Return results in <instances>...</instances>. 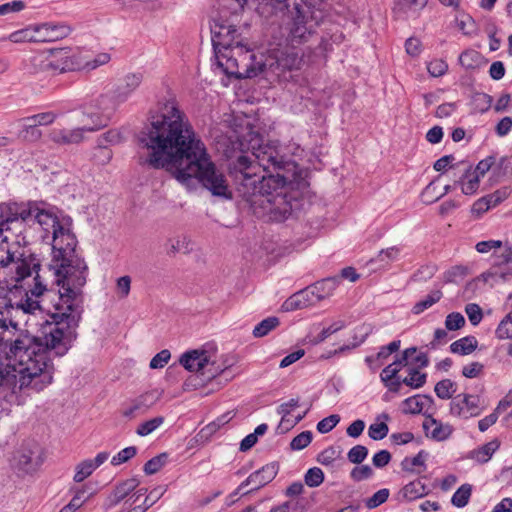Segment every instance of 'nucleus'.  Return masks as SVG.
I'll list each match as a JSON object with an SVG mask.
<instances>
[{"instance_id": "f257e3e1", "label": "nucleus", "mask_w": 512, "mask_h": 512, "mask_svg": "<svg viewBox=\"0 0 512 512\" xmlns=\"http://www.w3.org/2000/svg\"><path fill=\"white\" fill-rule=\"evenodd\" d=\"M138 139L150 151L140 164L166 169L188 188L198 182L213 196L232 198L225 175L216 168L175 99L158 102Z\"/></svg>"}, {"instance_id": "f03ea898", "label": "nucleus", "mask_w": 512, "mask_h": 512, "mask_svg": "<svg viewBox=\"0 0 512 512\" xmlns=\"http://www.w3.org/2000/svg\"><path fill=\"white\" fill-rule=\"evenodd\" d=\"M293 163L286 161L274 143L254 147L229 163V175L243 208L258 218L282 222L292 214L297 200L289 196L287 178L278 173Z\"/></svg>"}, {"instance_id": "7ed1b4c3", "label": "nucleus", "mask_w": 512, "mask_h": 512, "mask_svg": "<svg viewBox=\"0 0 512 512\" xmlns=\"http://www.w3.org/2000/svg\"><path fill=\"white\" fill-rule=\"evenodd\" d=\"M78 325L53 319L39 336L19 335L10 344L12 364L0 365V386L20 391L41 392L53 382L54 359L63 357L77 337Z\"/></svg>"}, {"instance_id": "20e7f679", "label": "nucleus", "mask_w": 512, "mask_h": 512, "mask_svg": "<svg viewBox=\"0 0 512 512\" xmlns=\"http://www.w3.org/2000/svg\"><path fill=\"white\" fill-rule=\"evenodd\" d=\"M34 220L45 231L52 229V259L49 270L54 272L55 282L60 289L51 318L66 319L72 325H79L88 266L76 251L78 241L71 229L72 219L67 217L59 220L52 208L45 202H39Z\"/></svg>"}, {"instance_id": "39448f33", "label": "nucleus", "mask_w": 512, "mask_h": 512, "mask_svg": "<svg viewBox=\"0 0 512 512\" xmlns=\"http://www.w3.org/2000/svg\"><path fill=\"white\" fill-rule=\"evenodd\" d=\"M289 0H221L218 16L211 24V40L217 66L230 77L241 79L258 76L256 57L251 52L249 29L240 24L245 5L254 6L260 17L289 15Z\"/></svg>"}, {"instance_id": "423d86ee", "label": "nucleus", "mask_w": 512, "mask_h": 512, "mask_svg": "<svg viewBox=\"0 0 512 512\" xmlns=\"http://www.w3.org/2000/svg\"><path fill=\"white\" fill-rule=\"evenodd\" d=\"M289 15H272L267 21L281 22V34L285 45L278 44L266 56L256 62L258 75L280 78L286 71L297 70L302 64V55L298 46L306 43L315 33L316 27L324 18L321 0H289Z\"/></svg>"}, {"instance_id": "0eeeda50", "label": "nucleus", "mask_w": 512, "mask_h": 512, "mask_svg": "<svg viewBox=\"0 0 512 512\" xmlns=\"http://www.w3.org/2000/svg\"><path fill=\"white\" fill-rule=\"evenodd\" d=\"M482 261L490 265L489 269L482 273V282L489 283L491 287L512 277V248H506L500 254H491L487 258H482Z\"/></svg>"}, {"instance_id": "6e6552de", "label": "nucleus", "mask_w": 512, "mask_h": 512, "mask_svg": "<svg viewBox=\"0 0 512 512\" xmlns=\"http://www.w3.org/2000/svg\"><path fill=\"white\" fill-rule=\"evenodd\" d=\"M120 104H122V101H119L116 98V94L113 90L100 95L93 105L94 110L88 112V115L93 120V126L87 128L89 132L96 131L107 126L112 115Z\"/></svg>"}, {"instance_id": "1a4fd4ad", "label": "nucleus", "mask_w": 512, "mask_h": 512, "mask_svg": "<svg viewBox=\"0 0 512 512\" xmlns=\"http://www.w3.org/2000/svg\"><path fill=\"white\" fill-rule=\"evenodd\" d=\"M163 391L154 389L146 391L131 399L122 409V416L133 419L146 414L162 397Z\"/></svg>"}, {"instance_id": "9d476101", "label": "nucleus", "mask_w": 512, "mask_h": 512, "mask_svg": "<svg viewBox=\"0 0 512 512\" xmlns=\"http://www.w3.org/2000/svg\"><path fill=\"white\" fill-rule=\"evenodd\" d=\"M278 471L279 465L277 462H271L269 464H266L261 469L250 474L248 478L245 481H243L238 486V488L231 494V497L237 496L246 486L250 484H253L254 487L251 490L244 492V495L264 487L276 477Z\"/></svg>"}, {"instance_id": "9b49d317", "label": "nucleus", "mask_w": 512, "mask_h": 512, "mask_svg": "<svg viewBox=\"0 0 512 512\" xmlns=\"http://www.w3.org/2000/svg\"><path fill=\"white\" fill-rule=\"evenodd\" d=\"M480 398L471 393H461L456 395L450 403V412L452 415L465 419L476 417L480 414Z\"/></svg>"}, {"instance_id": "f8f14e48", "label": "nucleus", "mask_w": 512, "mask_h": 512, "mask_svg": "<svg viewBox=\"0 0 512 512\" xmlns=\"http://www.w3.org/2000/svg\"><path fill=\"white\" fill-rule=\"evenodd\" d=\"M35 28L36 42H54L66 38L72 32L69 25L65 23H43Z\"/></svg>"}, {"instance_id": "ddd939ff", "label": "nucleus", "mask_w": 512, "mask_h": 512, "mask_svg": "<svg viewBox=\"0 0 512 512\" xmlns=\"http://www.w3.org/2000/svg\"><path fill=\"white\" fill-rule=\"evenodd\" d=\"M39 202L13 203L0 205V217L4 216V212H8L18 223L21 221H29L35 219Z\"/></svg>"}, {"instance_id": "4468645a", "label": "nucleus", "mask_w": 512, "mask_h": 512, "mask_svg": "<svg viewBox=\"0 0 512 512\" xmlns=\"http://www.w3.org/2000/svg\"><path fill=\"white\" fill-rule=\"evenodd\" d=\"M143 81V74L140 72L126 74L114 87L116 98L122 103L126 102Z\"/></svg>"}, {"instance_id": "2eb2a0df", "label": "nucleus", "mask_w": 512, "mask_h": 512, "mask_svg": "<svg viewBox=\"0 0 512 512\" xmlns=\"http://www.w3.org/2000/svg\"><path fill=\"white\" fill-rule=\"evenodd\" d=\"M90 126L75 129H53L49 133V139L58 145L78 144L84 139V132L89 131Z\"/></svg>"}, {"instance_id": "dca6fc26", "label": "nucleus", "mask_w": 512, "mask_h": 512, "mask_svg": "<svg viewBox=\"0 0 512 512\" xmlns=\"http://www.w3.org/2000/svg\"><path fill=\"white\" fill-rule=\"evenodd\" d=\"M69 49H60L52 52V59L47 60L45 64L46 69L64 73L67 71H73L76 69V62L73 57L69 55Z\"/></svg>"}, {"instance_id": "f3484780", "label": "nucleus", "mask_w": 512, "mask_h": 512, "mask_svg": "<svg viewBox=\"0 0 512 512\" xmlns=\"http://www.w3.org/2000/svg\"><path fill=\"white\" fill-rule=\"evenodd\" d=\"M180 364L188 371H196L205 375L204 370L209 365V358L206 351L192 350L180 357Z\"/></svg>"}, {"instance_id": "a211bd4d", "label": "nucleus", "mask_w": 512, "mask_h": 512, "mask_svg": "<svg viewBox=\"0 0 512 512\" xmlns=\"http://www.w3.org/2000/svg\"><path fill=\"white\" fill-rule=\"evenodd\" d=\"M455 183L465 195L475 194L480 186V162L474 168L468 166Z\"/></svg>"}, {"instance_id": "6ab92c4d", "label": "nucleus", "mask_w": 512, "mask_h": 512, "mask_svg": "<svg viewBox=\"0 0 512 512\" xmlns=\"http://www.w3.org/2000/svg\"><path fill=\"white\" fill-rule=\"evenodd\" d=\"M316 301L311 292L310 287L300 290L290 296L282 304V309L286 312L303 309L312 305H315Z\"/></svg>"}, {"instance_id": "aec40b11", "label": "nucleus", "mask_w": 512, "mask_h": 512, "mask_svg": "<svg viewBox=\"0 0 512 512\" xmlns=\"http://www.w3.org/2000/svg\"><path fill=\"white\" fill-rule=\"evenodd\" d=\"M428 3V0H395L393 13L397 18H408L417 14Z\"/></svg>"}, {"instance_id": "412c9836", "label": "nucleus", "mask_w": 512, "mask_h": 512, "mask_svg": "<svg viewBox=\"0 0 512 512\" xmlns=\"http://www.w3.org/2000/svg\"><path fill=\"white\" fill-rule=\"evenodd\" d=\"M340 283L339 277H329L317 281L313 285L309 286L311 292H313L314 299L317 302L330 297L338 284Z\"/></svg>"}, {"instance_id": "4be33fe9", "label": "nucleus", "mask_w": 512, "mask_h": 512, "mask_svg": "<svg viewBox=\"0 0 512 512\" xmlns=\"http://www.w3.org/2000/svg\"><path fill=\"white\" fill-rule=\"evenodd\" d=\"M423 429L426 435L437 441L446 440L452 433L450 425H443L431 416H428L423 422Z\"/></svg>"}, {"instance_id": "5701e85b", "label": "nucleus", "mask_w": 512, "mask_h": 512, "mask_svg": "<svg viewBox=\"0 0 512 512\" xmlns=\"http://www.w3.org/2000/svg\"><path fill=\"white\" fill-rule=\"evenodd\" d=\"M416 351V347H410L405 349L400 357H397L393 363L389 364L382 370L380 377L390 379L398 376V372L400 371V369L408 364L409 357L416 353Z\"/></svg>"}, {"instance_id": "b1692460", "label": "nucleus", "mask_w": 512, "mask_h": 512, "mask_svg": "<svg viewBox=\"0 0 512 512\" xmlns=\"http://www.w3.org/2000/svg\"><path fill=\"white\" fill-rule=\"evenodd\" d=\"M434 403L430 395H416L403 401V411L409 414H419L424 408L431 407Z\"/></svg>"}, {"instance_id": "393cba45", "label": "nucleus", "mask_w": 512, "mask_h": 512, "mask_svg": "<svg viewBox=\"0 0 512 512\" xmlns=\"http://www.w3.org/2000/svg\"><path fill=\"white\" fill-rule=\"evenodd\" d=\"M478 348V340L475 336H466L454 341L450 345V351L458 355H469Z\"/></svg>"}, {"instance_id": "a878e982", "label": "nucleus", "mask_w": 512, "mask_h": 512, "mask_svg": "<svg viewBox=\"0 0 512 512\" xmlns=\"http://www.w3.org/2000/svg\"><path fill=\"white\" fill-rule=\"evenodd\" d=\"M138 485L139 481L136 478L127 479L117 485L113 493L109 496L111 505H117L120 503Z\"/></svg>"}, {"instance_id": "bb28decb", "label": "nucleus", "mask_w": 512, "mask_h": 512, "mask_svg": "<svg viewBox=\"0 0 512 512\" xmlns=\"http://www.w3.org/2000/svg\"><path fill=\"white\" fill-rule=\"evenodd\" d=\"M510 193L511 190L509 187H502L492 194L482 197V205H485V209L482 208V213L499 205L509 197Z\"/></svg>"}, {"instance_id": "cd10ccee", "label": "nucleus", "mask_w": 512, "mask_h": 512, "mask_svg": "<svg viewBox=\"0 0 512 512\" xmlns=\"http://www.w3.org/2000/svg\"><path fill=\"white\" fill-rule=\"evenodd\" d=\"M280 324V320L278 317L271 316L264 320H262L260 323H258L255 328L253 329V336L255 338H262L266 335H268L272 330L277 328Z\"/></svg>"}, {"instance_id": "c85d7f7f", "label": "nucleus", "mask_w": 512, "mask_h": 512, "mask_svg": "<svg viewBox=\"0 0 512 512\" xmlns=\"http://www.w3.org/2000/svg\"><path fill=\"white\" fill-rule=\"evenodd\" d=\"M235 416L233 411H228L221 416H219L216 420L206 425L202 430L201 434L205 437L211 436L216 433L222 426L229 423L230 420Z\"/></svg>"}, {"instance_id": "c756f323", "label": "nucleus", "mask_w": 512, "mask_h": 512, "mask_svg": "<svg viewBox=\"0 0 512 512\" xmlns=\"http://www.w3.org/2000/svg\"><path fill=\"white\" fill-rule=\"evenodd\" d=\"M402 493L406 499L414 500L426 495L427 489L420 480H414L403 487Z\"/></svg>"}, {"instance_id": "7c9ffc66", "label": "nucleus", "mask_w": 512, "mask_h": 512, "mask_svg": "<svg viewBox=\"0 0 512 512\" xmlns=\"http://www.w3.org/2000/svg\"><path fill=\"white\" fill-rule=\"evenodd\" d=\"M427 374L421 373L417 368H409L408 375L402 379L403 384L413 388L419 389L426 383Z\"/></svg>"}, {"instance_id": "2f4dec72", "label": "nucleus", "mask_w": 512, "mask_h": 512, "mask_svg": "<svg viewBox=\"0 0 512 512\" xmlns=\"http://www.w3.org/2000/svg\"><path fill=\"white\" fill-rule=\"evenodd\" d=\"M33 452L23 451L19 453L17 458V466L20 470H22L25 473H31L37 469L39 466V462L34 460L33 458Z\"/></svg>"}, {"instance_id": "473e14b6", "label": "nucleus", "mask_w": 512, "mask_h": 512, "mask_svg": "<svg viewBox=\"0 0 512 512\" xmlns=\"http://www.w3.org/2000/svg\"><path fill=\"white\" fill-rule=\"evenodd\" d=\"M459 61L467 70H477L480 67V54L476 50L469 49L460 55Z\"/></svg>"}, {"instance_id": "72a5a7b5", "label": "nucleus", "mask_w": 512, "mask_h": 512, "mask_svg": "<svg viewBox=\"0 0 512 512\" xmlns=\"http://www.w3.org/2000/svg\"><path fill=\"white\" fill-rule=\"evenodd\" d=\"M442 297V292L440 290L432 291L428 294L423 300L415 303L412 308V312L416 315L421 314L426 309L430 308L432 305L437 303Z\"/></svg>"}, {"instance_id": "f704fd0d", "label": "nucleus", "mask_w": 512, "mask_h": 512, "mask_svg": "<svg viewBox=\"0 0 512 512\" xmlns=\"http://www.w3.org/2000/svg\"><path fill=\"white\" fill-rule=\"evenodd\" d=\"M434 391L440 399H450L456 392V383L451 379H443L436 383Z\"/></svg>"}, {"instance_id": "c9c22d12", "label": "nucleus", "mask_w": 512, "mask_h": 512, "mask_svg": "<svg viewBox=\"0 0 512 512\" xmlns=\"http://www.w3.org/2000/svg\"><path fill=\"white\" fill-rule=\"evenodd\" d=\"M164 420L165 419L163 416H157L147 421H144L138 425L136 429V434L141 437L147 436L154 432L157 428H159L164 423Z\"/></svg>"}, {"instance_id": "e433bc0d", "label": "nucleus", "mask_w": 512, "mask_h": 512, "mask_svg": "<svg viewBox=\"0 0 512 512\" xmlns=\"http://www.w3.org/2000/svg\"><path fill=\"white\" fill-rule=\"evenodd\" d=\"M167 253H189L191 250L190 241L186 237H177L175 239H169L167 242Z\"/></svg>"}, {"instance_id": "4c0bfd02", "label": "nucleus", "mask_w": 512, "mask_h": 512, "mask_svg": "<svg viewBox=\"0 0 512 512\" xmlns=\"http://www.w3.org/2000/svg\"><path fill=\"white\" fill-rule=\"evenodd\" d=\"M168 460V454L167 453H161L150 460H148L143 470L146 475H153L160 471V469L167 463Z\"/></svg>"}, {"instance_id": "58836bf2", "label": "nucleus", "mask_w": 512, "mask_h": 512, "mask_svg": "<svg viewBox=\"0 0 512 512\" xmlns=\"http://www.w3.org/2000/svg\"><path fill=\"white\" fill-rule=\"evenodd\" d=\"M472 488L469 484H463L453 494L451 502L454 506L462 508L467 505Z\"/></svg>"}, {"instance_id": "ea45409f", "label": "nucleus", "mask_w": 512, "mask_h": 512, "mask_svg": "<svg viewBox=\"0 0 512 512\" xmlns=\"http://www.w3.org/2000/svg\"><path fill=\"white\" fill-rule=\"evenodd\" d=\"M401 341L400 340H394L391 343H389L386 346H382L377 353L376 357L374 356H367L365 361L368 364H371L375 359L377 360H385L387 359L392 353L397 352L400 348Z\"/></svg>"}, {"instance_id": "a19ab883", "label": "nucleus", "mask_w": 512, "mask_h": 512, "mask_svg": "<svg viewBox=\"0 0 512 512\" xmlns=\"http://www.w3.org/2000/svg\"><path fill=\"white\" fill-rule=\"evenodd\" d=\"M162 495L163 490L161 487L152 490L148 495L145 496L142 504L132 507V512H145L149 507L154 505Z\"/></svg>"}, {"instance_id": "79ce46f5", "label": "nucleus", "mask_w": 512, "mask_h": 512, "mask_svg": "<svg viewBox=\"0 0 512 512\" xmlns=\"http://www.w3.org/2000/svg\"><path fill=\"white\" fill-rule=\"evenodd\" d=\"M342 454V451L340 448L336 447H328L325 450H323L317 457V461L321 463L322 465L329 466L332 465L333 462L340 458Z\"/></svg>"}, {"instance_id": "37998d69", "label": "nucleus", "mask_w": 512, "mask_h": 512, "mask_svg": "<svg viewBox=\"0 0 512 512\" xmlns=\"http://www.w3.org/2000/svg\"><path fill=\"white\" fill-rule=\"evenodd\" d=\"M94 470H95V467L92 464V459H87V460L80 462L76 466L74 481L78 482V483L84 481L87 477H89L93 473Z\"/></svg>"}, {"instance_id": "c03bdc74", "label": "nucleus", "mask_w": 512, "mask_h": 512, "mask_svg": "<svg viewBox=\"0 0 512 512\" xmlns=\"http://www.w3.org/2000/svg\"><path fill=\"white\" fill-rule=\"evenodd\" d=\"M19 133V137L25 141L35 142L42 136L41 131L34 122H27Z\"/></svg>"}, {"instance_id": "a18cd8bd", "label": "nucleus", "mask_w": 512, "mask_h": 512, "mask_svg": "<svg viewBox=\"0 0 512 512\" xmlns=\"http://www.w3.org/2000/svg\"><path fill=\"white\" fill-rule=\"evenodd\" d=\"M390 495V491L387 488H383L375 492L371 497L365 500V506L368 509H375L381 504L385 503Z\"/></svg>"}, {"instance_id": "49530a36", "label": "nucleus", "mask_w": 512, "mask_h": 512, "mask_svg": "<svg viewBox=\"0 0 512 512\" xmlns=\"http://www.w3.org/2000/svg\"><path fill=\"white\" fill-rule=\"evenodd\" d=\"M344 327H345V322L344 321L339 320L337 322H334L329 327L324 328L314 339L311 340V342L314 345L322 343L329 336H331L332 334L338 332L339 330H341Z\"/></svg>"}, {"instance_id": "de8ad7c7", "label": "nucleus", "mask_w": 512, "mask_h": 512, "mask_svg": "<svg viewBox=\"0 0 512 512\" xmlns=\"http://www.w3.org/2000/svg\"><path fill=\"white\" fill-rule=\"evenodd\" d=\"M304 481L309 487H318L324 481V473L318 467L310 468L304 476Z\"/></svg>"}, {"instance_id": "09e8293b", "label": "nucleus", "mask_w": 512, "mask_h": 512, "mask_svg": "<svg viewBox=\"0 0 512 512\" xmlns=\"http://www.w3.org/2000/svg\"><path fill=\"white\" fill-rule=\"evenodd\" d=\"M9 40L13 43L36 42L35 28L15 31L9 35Z\"/></svg>"}, {"instance_id": "8fccbe9b", "label": "nucleus", "mask_w": 512, "mask_h": 512, "mask_svg": "<svg viewBox=\"0 0 512 512\" xmlns=\"http://www.w3.org/2000/svg\"><path fill=\"white\" fill-rule=\"evenodd\" d=\"M465 325V318L459 312H452L446 316L445 328L448 331H456Z\"/></svg>"}, {"instance_id": "3c124183", "label": "nucleus", "mask_w": 512, "mask_h": 512, "mask_svg": "<svg viewBox=\"0 0 512 512\" xmlns=\"http://www.w3.org/2000/svg\"><path fill=\"white\" fill-rule=\"evenodd\" d=\"M136 454L137 448L135 446L126 447L112 457L111 464L113 466L121 465L132 459Z\"/></svg>"}, {"instance_id": "603ef678", "label": "nucleus", "mask_w": 512, "mask_h": 512, "mask_svg": "<svg viewBox=\"0 0 512 512\" xmlns=\"http://www.w3.org/2000/svg\"><path fill=\"white\" fill-rule=\"evenodd\" d=\"M368 455V449L363 445H356L352 447L348 453L347 458L353 464H361Z\"/></svg>"}, {"instance_id": "864d4df0", "label": "nucleus", "mask_w": 512, "mask_h": 512, "mask_svg": "<svg viewBox=\"0 0 512 512\" xmlns=\"http://www.w3.org/2000/svg\"><path fill=\"white\" fill-rule=\"evenodd\" d=\"M312 438L311 431H303L292 439L290 447L292 450H302L311 443Z\"/></svg>"}, {"instance_id": "5fc2aeb1", "label": "nucleus", "mask_w": 512, "mask_h": 512, "mask_svg": "<svg viewBox=\"0 0 512 512\" xmlns=\"http://www.w3.org/2000/svg\"><path fill=\"white\" fill-rule=\"evenodd\" d=\"M57 118V114L54 112H43L24 119L25 122H34L38 125H49L52 124Z\"/></svg>"}, {"instance_id": "6e6d98bb", "label": "nucleus", "mask_w": 512, "mask_h": 512, "mask_svg": "<svg viewBox=\"0 0 512 512\" xmlns=\"http://www.w3.org/2000/svg\"><path fill=\"white\" fill-rule=\"evenodd\" d=\"M400 254V248L393 246L387 249H383L379 252L376 258L371 259V262H385L388 263L390 261H394L398 258Z\"/></svg>"}, {"instance_id": "4d7b16f0", "label": "nucleus", "mask_w": 512, "mask_h": 512, "mask_svg": "<svg viewBox=\"0 0 512 512\" xmlns=\"http://www.w3.org/2000/svg\"><path fill=\"white\" fill-rule=\"evenodd\" d=\"M496 334L501 339L512 338V316L510 313L500 322Z\"/></svg>"}, {"instance_id": "13d9d810", "label": "nucleus", "mask_w": 512, "mask_h": 512, "mask_svg": "<svg viewBox=\"0 0 512 512\" xmlns=\"http://www.w3.org/2000/svg\"><path fill=\"white\" fill-rule=\"evenodd\" d=\"M388 432V425L384 422L371 424L368 429V435L373 440H382Z\"/></svg>"}, {"instance_id": "bf43d9fd", "label": "nucleus", "mask_w": 512, "mask_h": 512, "mask_svg": "<svg viewBox=\"0 0 512 512\" xmlns=\"http://www.w3.org/2000/svg\"><path fill=\"white\" fill-rule=\"evenodd\" d=\"M373 475V470L369 465L356 466L352 469L350 476L354 481L369 479Z\"/></svg>"}, {"instance_id": "052dcab7", "label": "nucleus", "mask_w": 512, "mask_h": 512, "mask_svg": "<svg viewBox=\"0 0 512 512\" xmlns=\"http://www.w3.org/2000/svg\"><path fill=\"white\" fill-rule=\"evenodd\" d=\"M339 421H340L339 415H336V414L330 415L318 422L317 430L323 434L328 433L339 423Z\"/></svg>"}, {"instance_id": "680f3d73", "label": "nucleus", "mask_w": 512, "mask_h": 512, "mask_svg": "<svg viewBox=\"0 0 512 512\" xmlns=\"http://www.w3.org/2000/svg\"><path fill=\"white\" fill-rule=\"evenodd\" d=\"M122 140H123V136H122L121 132L116 129H111L101 135V137L99 138V146H103L104 143L112 144V145L118 144V143L122 142Z\"/></svg>"}, {"instance_id": "e2e57ef3", "label": "nucleus", "mask_w": 512, "mask_h": 512, "mask_svg": "<svg viewBox=\"0 0 512 512\" xmlns=\"http://www.w3.org/2000/svg\"><path fill=\"white\" fill-rule=\"evenodd\" d=\"M426 453L421 450L415 457L413 458H408L406 457L403 461H402V468L403 470H406V471H412V468L414 466H424V462H425V458H426Z\"/></svg>"}, {"instance_id": "0e129e2a", "label": "nucleus", "mask_w": 512, "mask_h": 512, "mask_svg": "<svg viewBox=\"0 0 512 512\" xmlns=\"http://www.w3.org/2000/svg\"><path fill=\"white\" fill-rule=\"evenodd\" d=\"M26 7L24 1L14 0L0 5V16L20 12Z\"/></svg>"}, {"instance_id": "69168bd1", "label": "nucleus", "mask_w": 512, "mask_h": 512, "mask_svg": "<svg viewBox=\"0 0 512 512\" xmlns=\"http://www.w3.org/2000/svg\"><path fill=\"white\" fill-rule=\"evenodd\" d=\"M171 357V353L169 350L164 349L157 353L150 361L151 369H158L164 367Z\"/></svg>"}, {"instance_id": "338daca9", "label": "nucleus", "mask_w": 512, "mask_h": 512, "mask_svg": "<svg viewBox=\"0 0 512 512\" xmlns=\"http://www.w3.org/2000/svg\"><path fill=\"white\" fill-rule=\"evenodd\" d=\"M505 248L499 240L482 241V256L485 254H500Z\"/></svg>"}, {"instance_id": "774afa93", "label": "nucleus", "mask_w": 512, "mask_h": 512, "mask_svg": "<svg viewBox=\"0 0 512 512\" xmlns=\"http://www.w3.org/2000/svg\"><path fill=\"white\" fill-rule=\"evenodd\" d=\"M512 129V117H503L496 125L495 132L499 137L506 136Z\"/></svg>"}]
</instances>
